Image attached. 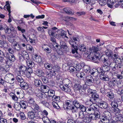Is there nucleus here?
I'll use <instances>...</instances> for the list:
<instances>
[{
    "label": "nucleus",
    "instance_id": "f257e3e1",
    "mask_svg": "<svg viewBox=\"0 0 123 123\" xmlns=\"http://www.w3.org/2000/svg\"><path fill=\"white\" fill-rule=\"evenodd\" d=\"M79 42V39L78 37H74L72 40L69 41V43L72 47V52L73 54L78 53V44Z\"/></svg>",
    "mask_w": 123,
    "mask_h": 123
},
{
    "label": "nucleus",
    "instance_id": "f03ea898",
    "mask_svg": "<svg viewBox=\"0 0 123 123\" xmlns=\"http://www.w3.org/2000/svg\"><path fill=\"white\" fill-rule=\"evenodd\" d=\"M100 59L104 64L109 65L110 67H111L112 64L114 63L113 62H111L109 60L108 57L105 55H102L100 57Z\"/></svg>",
    "mask_w": 123,
    "mask_h": 123
},
{
    "label": "nucleus",
    "instance_id": "7ed1b4c3",
    "mask_svg": "<svg viewBox=\"0 0 123 123\" xmlns=\"http://www.w3.org/2000/svg\"><path fill=\"white\" fill-rule=\"evenodd\" d=\"M62 81H60L59 83V87L62 90L69 93L71 92V90L69 88L70 86L68 84H66L64 85L62 84Z\"/></svg>",
    "mask_w": 123,
    "mask_h": 123
},
{
    "label": "nucleus",
    "instance_id": "20e7f679",
    "mask_svg": "<svg viewBox=\"0 0 123 123\" xmlns=\"http://www.w3.org/2000/svg\"><path fill=\"white\" fill-rule=\"evenodd\" d=\"M5 80L6 82L10 83H13L15 80L13 75L11 74H7L5 76Z\"/></svg>",
    "mask_w": 123,
    "mask_h": 123
},
{
    "label": "nucleus",
    "instance_id": "39448f33",
    "mask_svg": "<svg viewBox=\"0 0 123 123\" xmlns=\"http://www.w3.org/2000/svg\"><path fill=\"white\" fill-rule=\"evenodd\" d=\"M27 69L26 67L24 65L20 66L19 67L17 71V73L18 75L23 76L25 75V71Z\"/></svg>",
    "mask_w": 123,
    "mask_h": 123
},
{
    "label": "nucleus",
    "instance_id": "423d86ee",
    "mask_svg": "<svg viewBox=\"0 0 123 123\" xmlns=\"http://www.w3.org/2000/svg\"><path fill=\"white\" fill-rule=\"evenodd\" d=\"M21 53L19 57V60L20 61L23 60V59H29V55L26 51L21 50Z\"/></svg>",
    "mask_w": 123,
    "mask_h": 123
},
{
    "label": "nucleus",
    "instance_id": "0eeeda50",
    "mask_svg": "<svg viewBox=\"0 0 123 123\" xmlns=\"http://www.w3.org/2000/svg\"><path fill=\"white\" fill-rule=\"evenodd\" d=\"M110 66L109 65L104 64L101 66V68H98L99 72H108L110 70Z\"/></svg>",
    "mask_w": 123,
    "mask_h": 123
},
{
    "label": "nucleus",
    "instance_id": "6e6552de",
    "mask_svg": "<svg viewBox=\"0 0 123 123\" xmlns=\"http://www.w3.org/2000/svg\"><path fill=\"white\" fill-rule=\"evenodd\" d=\"M85 79H86V80L85 82L87 85L89 86L92 85L94 81V79L91 75H87Z\"/></svg>",
    "mask_w": 123,
    "mask_h": 123
},
{
    "label": "nucleus",
    "instance_id": "1a4fd4ad",
    "mask_svg": "<svg viewBox=\"0 0 123 123\" xmlns=\"http://www.w3.org/2000/svg\"><path fill=\"white\" fill-rule=\"evenodd\" d=\"M60 46L61 49L63 50L66 53L68 52L69 49L66 43L63 41H61L60 42Z\"/></svg>",
    "mask_w": 123,
    "mask_h": 123
},
{
    "label": "nucleus",
    "instance_id": "9d476101",
    "mask_svg": "<svg viewBox=\"0 0 123 123\" xmlns=\"http://www.w3.org/2000/svg\"><path fill=\"white\" fill-rule=\"evenodd\" d=\"M105 115L103 117L104 118L102 119H104L105 120L107 121L109 123V120L111 119L112 118V116L110 112L107 111L105 112Z\"/></svg>",
    "mask_w": 123,
    "mask_h": 123
},
{
    "label": "nucleus",
    "instance_id": "9b49d317",
    "mask_svg": "<svg viewBox=\"0 0 123 123\" xmlns=\"http://www.w3.org/2000/svg\"><path fill=\"white\" fill-rule=\"evenodd\" d=\"M95 106L93 104H92L90 106L86 108V112L88 114H92L94 112Z\"/></svg>",
    "mask_w": 123,
    "mask_h": 123
},
{
    "label": "nucleus",
    "instance_id": "f8f14e48",
    "mask_svg": "<svg viewBox=\"0 0 123 123\" xmlns=\"http://www.w3.org/2000/svg\"><path fill=\"white\" fill-rule=\"evenodd\" d=\"M89 58L92 60L93 62L98 63H99L100 57L97 55H95L91 57L90 56Z\"/></svg>",
    "mask_w": 123,
    "mask_h": 123
},
{
    "label": "nucleus",
    "instance_id": "ddd939ff",
    "mask_svg": "<svg viewBox=\"0 0 123 123\" xmlns=\"http://www.w3.org/2000/svg\"><path fill=\"white\" fill-rule=\"evenodd\" d=\"M98 104L101 108L106 109L108 107V104L105 101L100 100Z\"/></svg>",
    "mask_w": 123,
    "mask_h": 123
},
{
    "label": "nucleus",
    "instance_id": "4468645a",
    "mask_svg": "<svg viewBox=\"0 0 123 123\" xmlns=\"http://www.w3.org/2000/svg\"><path fill=\"white\" fill-rule=\"evenodd\" d=\"M33 59L34 61L36 62L37 63L40 64L43 62L41 56L39 55H35L33 57Z\"/></svg>",
    "mask_w": 123,
    "mask_h": 123
},
{
    "label": "nucleus",
    "instance_id": "2eb2a0df",
    "mask_svg": "<svg viewBox=\"0 0 123 123\" xmlns=\"http://www.w3.org/2000/svg\"><path fill=\"white\" fill-rule=\"evenodd\" d=\"M43 49L47 54H49L52 51L50 47L47 45L44 44L42 47Z\"/></svg>",
    "mask_w": 123,
    "mask_h": 123
},
{
    "label": "nucleus",
    "instance_id": "dca6fc26",
    "mask_svg": "<svg viewBox=\"0 0 123 123\" xmlns=\"http://www.w3.org/2000/svg\"><path fill=\"white\" fill-rule=\"evenodd\" d=\"M117 79L116 78H113L111 80L108 82V85L110 87H114L115 85L117 83Z\"/></svg>",
    "mask_w": 123,
    "mask_h": 123
},
{
    "label": "nucleus",
    "instance_id": "f3484780",
    "mask_svg": "<svg viewBox=\"0 0 123 123\" xmlns=\"http://www.w3.org/2000/svg\"><path fill=\"white\" fill-rule=\"evenodd\" d=\"M100 75L99 78L101 79L104 81H108L109 80L108 76L106 74H104V72H99Z\"/></svg>",
    "mask_w": 123,
    "mask_h": 123
},
{
    "label": "nucleus",
    "instance_id": "a211bd4d",
    "mask_svg": "<svg viewBox=\"0 0 123 123\" xmlns=\"http://www.w3.org/2000/svg\"><path fill=\"white\" fill-rule=\"evenodd\" d=\"M13 49L17 51H19L22 49V47L16 41L13 43Z\"/></svg>",
    "mask_w": 123,
    "mask_h": 123
},
{
    "label": "nucleus",
    "instance_id": "6ab92c4d",
    "mask_svg": "<svg viewBox=\"0 0 123 123\" xmlns=\"http://www.w3.org/2000/svg\"><path fill=\"white\" fill-rule=\"evenodd\" d=\"M82 120L83 122L86 123H89L91 122L90 116L87 115H85V116Z\"/></svg>",
    "mask_w": 123,
    "mask_h": 123
},
{
    "label": "nucleus",
    "instance_id": "aec40b11",
    "mask_svg": "<svg viewBox=\"0 0 123 123\" xmlns=\"http://www.w3.org/2000/svg\"><path fill=\"white\" fill-rule=\"evenodd\" d=\"M26 61V62L27 65L29 67L33 68L35 66V64L34 63L31 61L30 59H29H29H27Z\"/></svg>",
    "mask_w": 123,
    "mask_h": 123
},
{
    "label": "nucleus",
    "instance_id": "412c9836",
    "mask_svg": "<svg viewBox=\"0 0 123 123\" xmlns=\"http://www.w3.org/2000/svg\"><path fill=\"white\" fill-rule=\"evenodd\" d=\"M20 87L23 89H27L29 87V85L25 81L23 82L20 84Z\"/></svg>",
    "mask_w": 123,
    "mask_h": 123
},
{
    "label": "nucleus",
    "instance_id": "4be33fe9",
    "mask_svg": "<svg viewBox=\"0 0 123 123\" xmlns=\"http://www.w3.org/2000/svg\"><path fill=\"white\" fill-rule=\"evenodd\" d=\"M116 0H108L107 1V4L108 6L112 8L115 3H116Z\"/></svg>",
    "mask_w": 123,
    "mask_h": 123
},
{
    "label": "nucleus",
    "instance_id": "5701e85b",
    "mask_svg": "<svg viewBox=\"0 0 123 123\" xmlns=\"http://www.w3.org/2000/svg\"><path fill=\"white\" fill-rule=\"evenodd\" d=\"M74 99H71L69 100H66L65 102L66 105L69 107L72 106H73Z\"/></svg>",
    "mask_w": 123,
    "mask_h": 123
},
{
    "label": "nucleus",
    "instance_id": "b1692460",
    "mask_svg": "<svg viewBox=\"0 0 123 123\" xmlns=\"http://www.w3.org/2000/svg\"><path fill=\"white\" fill-rule=\"evenodd\" d=\"M63 10L66 13L72 15L74 14V12L72 10L68 8H64Z\"/></svg>",
    "mask_w": 123,
    "mask_h": 123
},
{
    "label": "nucleus",
    "instance_id": "393cba45",
    "mask_svg": "<svg viewBox=\"0 0 123 123\" xmlns=\"http://www.w3.org/2000/svg\"><path fill=\"white\" fill-rule=\"evenodd\" d=\"M13 57L14 58H14V61L15 60V58L14 55L13 54H9L8 53H6L5 55V57L6 58V59L10 60H11L12 58V57Z\"/></svg>",
    "mask_w": 123,
    "mask_h": 123
},
{
    "label": "nucleus",
    "instance_id": "a878e982",
    "mask_svg": "<svg viewBox=\"0 0 123 123\" xmlns=\"http://www.w3.org/2000/svg\"><path fill=\"white\" fill-rule=\"evenodd\" d=\"M47 92L48 97H51L52 99L55 96V91L54 90H49Z\"/></svg>",
    "mask_w": 123,
    "mask_h": 123
},
{
    "label": "nucleus",
    "instance_id": "bb28decb",
    "mask_svg": "<svg viewBox=\"0 0 123 123\" xmlns=\"http://www.w3.org/2000/svg\"><path fill=\"white\" fill-rule=\"evenodd\" d=\"M34 81L35 85L36 86L39 87L42 86V82L39 79H35Z\"/></svg>",
    "mask_w": 123,
    "mask_h": 123
},
{
    "label": "nucleus",
    "instance_id": "cd10ccee",
    "mask_svg": "<svg viewBox=\"0 0 123 123\" xmlns=\"http://www.w3.org/2000/svg\"><path fill=\"white\" fill-rule=\"evenodd\" d=\"M78 49L80 51L83 52L86 50V47L83 44L79 45L78 46Z\"/></svg>",
    "mask_w": 123,
    "mask_h": 123
},
{
    "label": "nucleus",
    "instance_id": "c85d7f7f",
    "mask_svg": "<svg viewBox=\"0 0 123 123\" xmlns=\"http://www.w3.org/2000/svg\"><path fill=\"white\" fill-rule=\"evenodd\" d=\"M12 58L11 60H8H8L6 59L5 60L6 63L8 66H11L13 64V62L14 61V58H13L14 57H13Z\"/></svg>",
    "mask_w": 123,
    "mask_h": 123
},
{
    "label": "nucleus",
    "instance_id": "c756f323",
    "mask_svg": "<svg viewBox=\"0 0 123 123\" xmlns=\"http://www.w3.org/2000/svg\"><path fill=\"white\" fill-rule=\"evenodd\" d=\"M20 104L21 107L24 109L26 108L27 105H26L27 102L23 100L20 101L19 102Z\"/></svg>",
    "mask_w": 123,
    "mask_h": 123
},
{
    "label": "nucleus",
    "instance_id": "7c9ffc66",
    "mask_svg": "<svg viewBox=\"0 0 123 123\" xmlns=\"http://www.w3.org/2000/svg\"><path fill=\"white\" fill-rule=\"evenodd\" d=\"M80 105L77 98L74 99L73 104L74 106L78 108Z\"/></svg>",
    "mask_w": 123,
    "mask_h": 123
},
{
    "label": "nucleus",
    "instance_id": "2f4dec72",
    "mask_svg": "<svg viewBox=\"0 0 123 123\" xmlns=\"http://www.w3.org/2000/svg\"><path fill=\"white\" fill-rule=\"evenodd\" d=\"M105 53L106 55L108 57H112L113 52L112 51L110 50L107 49L105 51Z\"/></svg>",
    "mask_w": 123,
    "mask_h": 123
},
{
    "label": "nucleus",
    "instance_id": "473e14b6",
    "mask_svg": "<svg viewBox=\"0 0 123 123\" xmlns=\"http://www.w3.org/2000/svg\"><path fill=\"white\" fill-rule=\"evenodd\" d=\"M21 76V75H18L16 77V79L17 81L18 82L20 83L24 81L23 78Z\"/></svg>",
    "mask_w": 123,
    "mask_h": 123
},
{
    "label": "nucleus",
    "instance_id": "72a5a7b5",
    "mask_svg": "<svg viewBox=\"0 0 123 123\" xmlns=\"http://www.w3.org/2000/svg\"><path fill=\"white\" fill-rule=\"evenodd\" d=\"M6 6H7V9L9 13L8 14L9 15V17L10 18V17L11 16V7L10 6V4L9 3V1H7L6 2Z\"/></svg>",
    "mask_w": 123,
    "mask_h": 123
},
{
    "label": "nucleus",
    "instance_id": "f704fd0d",
    "mask_svg": "<svg viewBox=\"0 0 123 123\" xmlns=\"http://www.w3.org/2000/svg\"><path fill=\"white\" fill-rule=\"evenodd\" d=\"M6 6H7V9L9 13L8 14L9 15V17L10 18V17L11 16V7L10 6V4L9 3V1H7L6 2Z\"/></svg>",
    "mask_w": 123,
    "mask_h": 123
},
{
    "label": "nucleus",
    "instance_id": "c9c22d12",
    "mask_svg": "<svg viewBox=\"0 0 123 123\" xmlns=\"http://www.w3.org/2000/svg\"><path fill=\"white\" fill-rule=\"evenodd\" d=\"M36 72L37 75L40 77H41V76H43L44 75V73L43 71L41 69H37L36 71Z\"/></svg>",
    "mask_w": 123,
    "mask_h": 123
},
{
    "label": "nucleus",
    "instance_id": "e433bc0d",
    "mask_svg": "<svg viewBox=\"0 0 123 123\" xmlns=\"http://www.w3.org/2000/svg\"><path fill=\"white\" fill-rule=\"evenodd\" d=\"M27 101L32 106L34 105L35 104V101L34 99L31 97H29L27 99Z\"/></svg>",
    "mask_w": 123,
    "mask_h": 123
},
{
    "label": "nucleus",
    "instance_id": "4c0bfd02",
    "mask_svg": "<svg viewBox=\"0 0 123 123\" xmlns=\"http://www.w3.org/2000/svg\"><path fill=\"white\" fill-rule=\"evenodd\" d=\"M53 70V72L54 73L56 74L55 72H58L60 70V68L59 66L57 65H55L53 66L52 68Z\"/></svg>",
    "mask_w": 123,
    "mask_h": 123
},
{
    "label": "nucleus",
    "instance_id": "58836bf2",
    "mask_svg": "<svg viewBox=\"0 0 123 123\" xmlns=\"http://www.w3.org/2000/svg\"><path fill=\"white\" fill-rule=\"evenodd\" d=\"M13 107L16 110L18 111H19L21 108L20 104H19V102H17L16 104H14Z\"/></svg>",
    "mask_w": 123,
    "mask_h": 123
},
{
    "label": "nucleus",
    "instance_id": "ea45409f",
    "mask_svg": "<svg viewBox=\"0 0 123 123\" xmlns=\"http://www.w3.org/2000/svg\"><path fill=\"white\" fill-rule=\"evenodd\" d=\"M90 67L87 65H84L83 67V70L86 73H88L90 72Z\"/></svg>",
    "mask_w": 123,
    "mask_h": 123
},
{
    "label": "nucleus",
    "instance_id": "a19ab883",
    "mask_svg": "<svg viewBox=\"0 0 123 123\" xmlns=\"http://www.w3.org/2000/svg\"><path fill=\"white\" fill-rule=\"evenodd\" d=\"M45 95L44 93H42V92H40L36 95L40 99H44L45 98Z\"/></svg>",
    "mask_w": 123,
    "mask_h": 123
},
{
    "label": "nucleus",
    "instance_id": "79ce46f5",
    "mask_svg": "<svg viewBox=\"0 0 123 123\" xmlns=\"http://www.w3.org/2000/svg\"><path fill=\"white\" fill-rule=\"evenodd\" d=\"M29 117L31 119H33L35 117V115L32 111L29 112L28 114Z\"/></svg>",
    "mask_w": 123,
    "mask_h": 123
},
{
    "label": "nucleus",
    "instance_id": "37998d69",
    "mask_svg": "<svg viewBox=\"0 0 123 123\" xmlns=\"http://www.w3.org/2000/svg\"><path fill=\"white\" fill-rule=\"evenodd\" d=\"M78 108L80 109V111L83 112H86V108L84 105H81Z\"/></svg>",
    "mask_w": 123,
    "mask_h": 123
},
{
    "label": "nucleus",
    "instance_id": "c03bdc74",
    "mask_svg": "<svg viewBox=\"0 0 123 123\" xmlns=\"http://www.w3.org/2000/svg\"><path fill=\"white\" fill-rule=\"evenodd\" d=\"M78 108L74 106H71L69 107V110H71L73 113H75L77 112L78 111Z\"/></svg>",
    "mask_w": 123,
    "mask_h": 123
},
{
    "label": "nucleus",
    "instance_id": "a18cd8bd",
    "mask_svg": "<svg viewBox=\"0 0 123 123\" xmlns=\"http://www.w3.org/2000/svg\"><path fill=\"white\" fill-rule=\"evenodd\" d=\"M10 95L12 97L13 100L16 101H18V97L15 94L12 93H10Z\"/></svg>",
    "mask_w": 123,
    "mask_h": 123
},
{
    "label": "nucleus",
    "instance_id": "49530a36",
    "mask_svg": "<svg viewBox=\"0 0 123 123\" xmlns=\"http://www.w3.org/2000/svg\"><path fill=\"white\" fill-rule=\"evenodd\" d=\"M41 88L42 89H44V91H44V92L45 93L47 92V91L49 90V87L47 85H42L41 86Z\"/></svg>",
    "mask_w": 123,
    "mask_h": 123
},
{
    "label": "nucleus",
    "instance_id": "de8ad7c7",
    "mask_svg": "<svg viewBox=\"0 0 123 123\" xmlns=\"http://www.w3.org/2000/svg\"><path fill=\"white\" fill-rule=\"evenodd\" d=\"M41 79L44 83L46 84L48 82V79L47 77L43 76H42Z\"/></svg>",
    "mask_w": 123,
    "mask_h": 123
},
{
    "label": "nucleus",
    "instance_id": "09e8293b",
    "mask_svg": "<svg viewBox=\"0 0 123 123\" xmlns=\"http://www.w3.org/2000/svg\"><path fill=\"white\" fill-rule=\"evenodd\" d=\"M8 45V44L5 41L4 42L0 40V47L6 48V46H7Z\"/></svg>",
    "mask_w": 123,
    "mask_h": 123
},
{
    "label": "nucleus",
    "instance_id": "8fccbe9b",
    "mask_svg": "<svg viewBox=\"0 0 123 123\" xmlns=\"http://www.w3.org/2000/svg\"><path fill=\"white\" fill-rule=\"evenodd\" d=\"M76 71L75 68L73 66H70L69 67L68 71L70 73H74Z\"/></svg>",
    "mask_w": 123,
    "mask_h": 123
},
{
    "label": "nucleus",
    "instance_id": "3c124183",
    "mask_svg": "<svg viewBox=\"0 0 123 123\" xmlns=\"http://www.w3.org/2000/svg\"><path fill=\"white\" fill-rule=\"evenodd\" d=\"M89 101L90 102H92L93 103H96L97 104L98 103H99V101L93 98L92 96L90 98Z\"/></svg>",
    "mask_w": 123,
    "mask_h": 123
},
{
    "label": "nucleus",
    "instance_id": "603ef678",
    "mask_svg": "<svg viewBox=\"0 0 123 123\" xmlns=\"http://www.w3.org/2000/svg\"><path fill=\"white\" fill-rule=\"evenodd\" d=\"M53 30H49L48 31V33L49 36L54 37V36L56 34V32Z\"/></svg>",
    "mask_w": 123,
    "mask_h": 123
},
{
    "label": "nucleus",
    "instance_id": "864d4df0",
    "mask_svg": "<svg viewBox=\"0 0 123 123\" xmlns=\"http://www.w3.org/2000/svg\"><path fill=\"white\" fill-rule=\"evenodd\" d=\"M27 49L29 50L30 52L32 53L34 52V49L32 46L29 44H28L26 46Z\"/></svg>",
    "mask_w": 123,
    "mask_h": 123
},
{
    "label": "nucleus",
    "instance_id": "5fc2aeb1",
    "mask_svg": "<svg viewBox=\"0 0 123 123\" xmlns=\"http://www.w3.org/2000/svg\"><path fill=\"white\" fill-rule=\"evenodd\" d=\"M7 39L9 42L13 44V43L15 42L14 41V38L11 36H8L7 37Z\"/></svg>",
    "mask_w": 123,
    "mask_h": 123
},
{
    "label": "nucleus",
    "instance_id": "6e6d98bb",
    "mask_svg": "<svg viewBox=\"0 0 123 123\" xmlns=\"http://www.w3.org/2000/svg\"><path fill=\"white\" fill-rule=\"evenodd\" d=\"M91 96H92L93 98H95L98 100L99 101V95L96 92V91H95V92H93V93L92 94Z\"/></svg>",
    "mask_w": 123,
    "mask_h": 123
},
{
    "label": "nucleus",
    "instance_id": "4d7b16f0",
    "mask_svg": "<svg viewBox=\"0 0 123 123\" xmlns=\"http://www.w3.org/2000/svg\"><path fill=\"white\" fill-rule=\"evenodd\" d=\"M37 115V117L41 119L44 116V114L41 111H38Z\"/></svg>",
    "mask_w": 123,
    "mask_h": 123
},
{
    "label": "nucleus",
    "instance_id": "13d9d810",
    "mask_svg": "<svg viewBox=\"0 0 123 123\" xmlns=\"http://www.w3.org/2000/svg\"><path fill=\"white\" fill-rule=\"evenodd\" d=\"M82 64H76L75 66V68L76 71H79L82 69Z\"/></svg>",
    "mask_w": 123,
    "mask_h": 123
},
{
    "label": "nucleus",
    "instance_id": "bf43d9fd",
    "mask_svg": "<svg viewBox=\"0 0 123 123\" xmlns=\"http://www.w3.org/2000/svg\"><path fill=\"white\" fill-rule=\"evenodd\" d=\"M57 52L58 54L60 55H62L64 53H66L60 48H59V49H58L57 50Z\"/></svg>",
    "mask_w": 123,
    "mask_h": 123
},
{
    "label": "nucleus",
    "instance_id": "052dcab7",
    "mask_svg": "<svg viewBox=\"0 0 123 123\" xmlns=\"http://www.w3.org/2000/svg\"><path fill=\"white\" fill-rule=\"evenodd\" d=\"M111 106L112 108L113 109L118 107L117 103L115 101H113L111 102Z\"/></svg>",
    "mask_w": 123,
    "mask_h": 123
},
{
    "label": "nucleus",
    "instance_id": "680f3d73",
    "mask_svg": "<svg viewBox=\"0 0 123 123\" xmlns=\"http://www.w3.org/2000/svg\"><path fill=\"white\" fill-rule=\"evenodd\" d=\"M107 1V0H99L98 2L100 5L103 6L106 4Z\"/></svg>",
    "mask_w": 123,
    "mask_h": 123
},
{
    "label": "nucleus",
    "instance_id": "e2e57ef3",
    "mask_svg": "<svg viewBox=\"0 0 123 123\" xmlns=\"http://www.w3.org/2000/svg\"><path fill=\"white\" fill-rule=\"evenodd\" d=\"M86 90L83 86H81L78 91H79L80 94H83L85 92Z\"/></svg>",
    "mask_w": 123,
    "mask_h": 123
},
{
    "label": "nucleus",
    "instance_id": "0e129e2a",
    "mask_svg": "<svg viewBox=\"0 0 123 123\" xmlns=\"http://www.w3.org/2000/svg\"><path fill=\"white\" fill-rule=\"evenodd\" d=\"M107 96L110 99H112L114 97V94L111 92H109L107 93Z\"/></svg>",
    "mask_w": 123,
    "mask_h": 123
},
{
    "label": "nucleus",
    "instance_id": "69168bd1",
    "mask_svg": "<svg viewBox=\"0 0 123 123\" xmlns=\"http://www.w3.org/2000/svg\"><path fill=\"white\" fill-rule=\"evenodd\" d=\"M84 112L80 111L79 112V118L82 119L85 116L84 115Z\"/></svg>",
    "mask_w": 123,
    "mask_h": 123
},
{
    "label": "nucleus",
    "instance_id": "338daca9",
    "mask_svg": "<svg viewBox=\"0 0 123 123\" xmlns=\"http://www.w3.org/2000/svg\"><path fill=\"white\" fill-rule=\"evenodd\" d=\"M52 105L56 109H59L60 108V107L58 104L55 102L53 101L52 102Z\"/></svg>",
    "mask_w": 123,
    "mask_h": 123
},
{
    "label": "nucleus",
    "instance_id": "774afa93",
    "mask_svg": "<svg viewBox=\"0 0 123 123\" xmlns=\"http://www.w3.org/2000/svg\"><path fill=\"white\" fill-rule=\"evenodd\" d=\"M117 118V121H119L120 122H123V117H122V114H120L119 116L118 115V117H116Z\"/></svg>",
    "mask_w": 123,
    "mask_h": 123
}]
</instances>
